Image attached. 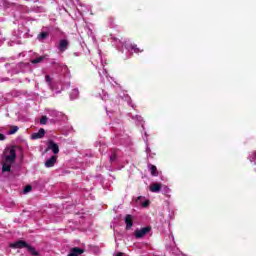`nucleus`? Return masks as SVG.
Instances as JSON below:
<instances>
[{"label": "nucleus", "mask_w": 256, "mask_h": 256, "mask_svg": "<svg viewBox=\"0 0 256 256\" xmlns=\"http://www.w3.org/2000/svg\"><path fill=\"white\" fill-rule=\"evenodd\" d=\"M17 159V146H10L4 150L3 153V163H2V173L11 172V165L15 163Z\"/></svg>", "instance_id": "f257e3e1"}, {"label": "nucleus", "mask_w": 256, "mask_h": 256, "mask_svg": "<svg viewBox=\"0 0 256 256\" xmlns=\"http://www.w3.org/2000/svg\"><path fill=\"white\" fill-rule=\"evenodd\" d=\"M150 232H151V226H146L141 229H136L134 232V235H135L136 239H141L142 237H145V235H147V233H150Z\"/></svg>", "instance_id": "f03ea898"}, {"label": "nucleus", "mask_w": 256, "mask_h": 256, "mask_svg": "<svg viewBox=\"0 0 256 256\" xmlns=\"http://www.w3.org/2000/svg\"><path fill=\"white\" fill-rule=\"evenodd\" d=\"M29 246V244L23 240H18L12 244H10V247L12 249H27V247Z\"/></svg>", "instance_id": "7ed1b4c3"}, {"label": "nucleus", "mask_w": 256, "mask_h": 256, "mask_svg": "<svg viewBox=\"0 0 256 256\" xmlns=\"http://www.w3.org/2000/svg\"><path fill=\"white\" fill-rule=\"evenodd\" d=\"M68 47H69V41L67 39L60 40L59 46H58L60 53H65Z\"/></svg>", "instance_id": "20e7f679"}, {"label": "nucleus", "mask_w": 256, "mask_h": 256, "mask_svg": "<svg viewBox=\"0 0 256 256\" xmlns=\"http://www.w3.org/2000/svg\"><path fill=\"white\" fill-rule=\"evenodd\" d=\"M85 253V250L83 248L74 247L70 249V252L67 256H79L83 255Z\"/></svg>", "instance_id": "39448f33"}, {"label": "nucleus", "mask_w": 256, "mask_h": 256, "mask_svg": "<svg viewBox=\"0 0 256 256\" xmlns=\"http://www.w3.org/2000/svg\"><path fill=\"white\" fill-rule=\"evenodd\" d=\"M48 149H50L54 153V155H57V153H59V145L53 140L48 141Z\"/></svg>", "instance_id": "423d86ee"}, {"label": "nucleus", "mask_w": 256, "mask_h": 256, "mask_svg": "<svg viewBox=\"0 0 256 256\" xmlns=\"http://www.w3.org/2000/svg\"><path fill=\"white\" fill-rule=\"evenodd\" d=\"M124 222L126 223V231H129L133 227V215L127 214L124 218Z\"/></svg>", "instance_id": "0eeeda50"}, {"label": "nucleus", "mask_w": 256, "mask_h": 256, "mask_svg": "<svg viewBox=\"0 0 256 256\" xmlns=\"http://www.w3.org/2000/svg\"><path fill=\"white\" fill-rule=\"evenodd\" d=\"M45 137V129L40 128L38 132L31 135V139H43Z\"/></svg>", "instance_id": "6e6552de"}, {"label": "nucleus", "mask_w": 256, "mask_h": 256, "mask_svg": "<svg viewBox=\"0 0 256 256\" xmlns=\"http://www.w3.org/2000/svg\"><path fill=\"white\" fill-rule=\"evenodd\" d=\"M55 163H57V156H51L48 160H46L45 167H55Z\"/></svg>", "instance_id": "1a4fd4ad"}, {"label": "nucleus", "mask_w": 256, "mask_h": 256, "mask_svg": "<svg viewBox=\"0 0 256 256\" xmlns=\"http://www.w3.org/2000/svg\"><path fill=\"white\" fill-rule=\"evenodd\" d=\"M161 183H154L150 186V191L152 193H159V191H161Z\"/></svg>", "instance_id": "9d476101"}, {"label": "nucleus", "mask_w": 256, "mask_h": 256, "mask_svg": "<svg viewBox=\"0 0 256 256\" xmlns=\"http://www.w3.org/2000/svg\"><path fill=\"white\" fill-rule=\"evenodd\" d=\"M148 167H149V170L151 172L152 177H158L159 176V172L157 171V166H155L153 164H149Z\"/></svg>", "instance_id": "9b49d317"}, {"label": "nucleus", "mask_w": 256, "mask_h": 256, "mask_svg": "<svg viewBox=\"0 0 256 256\" xmlns=\"http://www.w3.org/2000/svg\"><path fill=\"white\" fill-rule=\"evenodd\" d=\"M27 251L30 252V254H32L33 256H38L39 255V252H37V250L35 249V247L31 246L28 244L27 246Z\"/></svg>", "instance_id": "f8f14e48"}, {"label": "nucleus", "mask_w": 256, "mask_h": 256, "mask_svg": "<svg viewBox=\"0 0 256 256\" xmlns=\"http://www.w3.org/2000/svg\"><path fill=\"white\" fill-rule=\"evenodd\" d=\"M47 37H49V32H41L38 34L37 39L39 41H44V39H47Z\"/></svg>", "instance_id": "ddd939ff"}, {"label": "nucleus", "mask_w": 256, "mask_h": 256, "mask_svg": "<svg viewBox=\"0 0 256 256\" xmlns=\"http://www.w3.org/2000/svg\"><path fill=\"white\" fill-rule=\"evenodd\" d=\"M44 60H45V56H40L36 59L31 60V63H33V65H37V63H41Z\"/></svg>", "instance_id": "4468645a"}, {"label": "nucleus", "mask_w": 256, "mask_h": 256, "mask_svg": "<svg viewBox=\"0 0 256 256\" xmlns=\"http://www.w3.org/2000/svg\"><path fill=\"white\" fill-rule=\"evenodd\" d=\"M115 161H117V152L113 151L110 156V163H115Z\"/></svg>", "instance_id": "2eb2a0df"}, {"label": "nucleus", "mask_w": 256, "mask_h": 256, "mask_svg": "<svg viewBox=\"0 0 256 256\" xmlns=\"http://www.w3.org/2000/svg\"><path fill=\"white\" fill-rule=\"evenodd\" d=\"M47 121H48L47 116H42L41 119H40V124L41 125H47Z\"/></svg>", "instance_id": "dca6fc26"}, {"label": "nucleus", "mask_w": 256, "mask_h": 256, "mask_svg": "<svg viewBox=\"0 0 256 256\" xmlns=\"http://www.w3.org/2000/svg\"><path fill=\"white\" fill-rule=\"evenodd\" d=\"M17 131H19V127L13 126L10 130V135H15V133H17Z\"/></svg>", "instance_id": "f3484780"}, {"label": "nucleus", "mask_w": 256, "mask_h": 256, "mask_svg": "<svg viewBox=\"0 0 256 256\" xmlns=\"http://www.w3.org/2000/svg\"><path fill=\"white\" fill-rule=\"evenodd\" d=\"M33 190V187L31 185H27L24 188V193H29Z\"/></svg>", "instance_id": "a211bd4d"}, {"label": "nucleus", "mask_w": 256, "mask_h": 256, "mask_svg": "<svg viewBox=\"0 0 256 256\" xmlns=\"http://www.w3.org/2000/svg\"><path fill=\"white\" fill-rule=\"evenodd\" d=\"M45 79H46V83H48L49 85H51V81H52L51 76L46 75V76H45Z\"/></svg>", "instance_id": "6ab92c4d"}, {"label": "nucleus", "mask_w": 256, "mask_h": 256, "mask_svg": "<svg viewBox=\"0 0 256 256\" xmlns=\"http://www.w3.org/2000/svg\"><path fill=\"white\" fill-rule=\"evenodd\" d=\"M149 200H146L142 203V207H149Z\"/></svg>", "instance_id": "aec40b11"}, {"label": "nucleus", "mask_w": 256, "mask_h": 256, "mask_svg": "<svg viewBox=\"0 0 256 256\" xmlns=\"http://www.w3.org/2000/svg\"><path fill=\"white\" fill-rule=\"evenodd\" d=\"M0 141H5V134L0 133Z\"/></svg>", "instance_id": "412c9836"}, {"label": "nucleus", "mask_w": 256, "mask_h": 256, "mask_svg": "<svg viewBox=\"0 0 256 256\" xmlns=\"http://www.w3.org/2000/svg\"><path fill=\"white\" fill-rule=\"evenodd\" d=\"M133 49H134L135 53H139V52L141 53V50H139V48L134 47Z\"/></svg>", "instance_id": "4be33fe9"}, {"label": "nucleus", "mask_w": 256, "mask_h": 256, "mask_svg": "<svg viewBox=\"0 0 256 256\" xmlns=\"http://www.w3.org/2000/svg\"><path fill=\"white\" fill-rule=\"evenodd\" d=\"M116 256H123V253L119 252L116 254Z\"/></svg>", "instance_id": "5701e85b"}]
</instances>
